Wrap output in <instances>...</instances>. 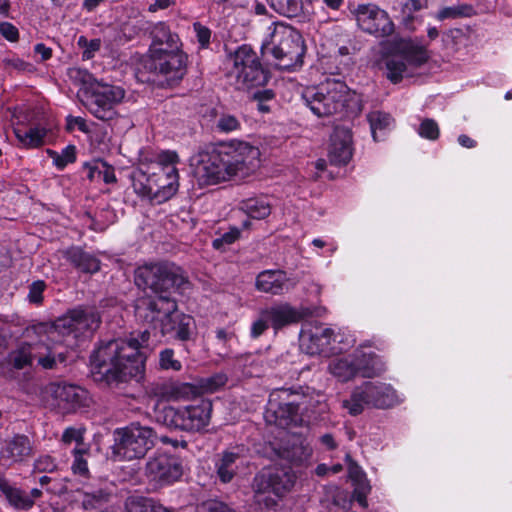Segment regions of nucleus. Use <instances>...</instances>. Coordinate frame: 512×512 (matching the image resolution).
Returning a JSON list of instances; mask_svg holds the SVG:
<instances>
[{"instance_id": "obj_1", "label": "nucleus", "mask_w": 512, "mask_h": 512, "mask_svg": "<svg viewBox=\"0 0 512 512\" xmlns=\"http://www.w3.org/2000/svg\"><path fill=\"white\" fill-rule=\"evenodd\" d=\"M135 283L138 287L149 288L155 294L154 297H142L136 301V317L159 328L162 336L174 333L178 340H189L194 319L179 313L177 302L170 296L171 290L185 283L181 269L171 263L145 264L136 269Z\"/></svg>"}, {"instance_id": "obj_2", "label": "nucleus", "mask_w": 512, "mask_h": 512, "mask_svg": "<svg viewBox=\"0 0 512 512\" xmlns=\"http://www.w3.org/2000/svg\"><path fill=\"white\" fill-rule=\"evenodd\" d=\"M158 341L151 340V333L144 330L128 339H115L100 345L90 357L91 373L95 380L108 384L142 379L147 353Z\"/></svg>"}, {"instance_id": "obj_3", "label": "nucleus", "mask_w": 512, "mask_h": 512, "mask_svg": "<svg viewBox=\"0 0 512 512\" xmlns=\"http://www.w3.org/2000/svg\"><path fill=\"white\" fill-rule=\"evenodd\" d=\"M179 163L175 151H161L153 157L141 154L139 166L130 177L133 191L140 198L156 204L170 200L179 189Z\"/></svg>"}, {"instance_id": "obj_4", "label": "nucleus", "mask_w": 512, "mask_h": 512, "mask_svg": "<svg viewBox=\"0 0 512 512\" xmlns=\"http://www.w3.org/2000/svg\"><path fill=\"white\" fill-rule=\"evenodd\" d=\"M25 341L21 342L9 353V363L16 369L32 365L36 360L43 369H53L57 363L65 361L63 352L58 351L49 333L47 324H37L28 327L24 332Z\"/></svg>"}, {"instance_id": "obj_5", "label": "nucleus", "mask_w": 512, "mask_h": 512, "mask_svg": "<svg viewBox=\"0 0 512 512\" xmlns=\"http://www.w3.org/2000/svg\"><path fill=\"white\" fill-rule=\"evenodd\" d=\"M262 50L274 57L279 69L290 70L302 64L305 46L296 29L283 22H274L268 27Z\"/></svg>"}, {"instance_id": "obj_6", "label": "nucleus", "mask_w": 512, "mask_h": 512, "mask_svg": "<svg viewBox=\"0 0 512 512\" xmlns=\"http://www.w3.org/2000/svg\"><path fill=\"white\" fill-rule=\"evenodd\" d=\"M328 371L337 381L345 383L357 376L363 378L379 376L385 371V364L371 350L370 345L363 343L352 354L330 360Z\"/></svg>"}, {"instance_id": "obj_7", "label": "nucleus", "mask_w": 512, "mask_h": 512, "mask_svg": "<svg viewBox=\"0 0 512 512\" xmlns=\"http://www.w3.org/2000/svg\"><path fill=\"white\" fill-rule=\"evenodd\" d=\"M428 54L425 45L412 39H401L395 43L393 51L380 61V69L385 77L397 84L404 77L413 74V70L425 63Z\"/></svg>"}, {"instance_id": "obj_8", "label": "nucleus", "mask_w": 512, "mask_h": 512, "mask_svg": "<svg viewBox=\"0 0 512 512\" xmlns=\"http://www.w3.org/2000/svg\"><path fill=\"white\" fill-rule=\"evenodd\" d=\"M295 484V475L285 469H264L253 480V502L263 512H273L277 499L288 493Z\"/></svg>"}, {"instance_id": "obj_9", "label": "nucleus", "mask_w": 512, "mask_h": 512, "mask_svg": "<svg viewBox=\"0 0 512 512\" xmlns=\"http://www.w3.org/2000/svg\"><path fill=\"white\" fill-rule=\"evenodd\" d=\"M350 97L348 86L341 80L327 78L317 86L304 89L302 98L317 117H327L343 109Z\"/></svg>"}, {"instance_id": "obj_10", "label": "nucleus", "mask_w": 512, "mask_h": 512, "mask_svg": "<svg viewBox=\"0 0 512 512\" xmlns=\"http://www.w3.org/2000/svg\"><path fill=\"white\" fill-rule=\"evenodd\" d=\"M228 82L236 90L248 91L266 84L268 74L255 51L247 45L240 46L229 58Z\"/></svg>"}, {"instance_id": "obj_11", "label": "nucleus", "mask_w": 512, "mask_h": 512, "mask_svg": "<svg viewBox=\"0 0 512 512\" xmlns=\"http://www.w3.org/2000/svg\"><path fill=\"white\" fill-rule=\"evenodd\" d=\"M402 401L397 391L388 383L364 382L355 387L348 399L341 402V407L351 415L361 414L366 407L385 409Z\"/></svg>"}, {"instance_id": "obj_12", "label": "nucleus", "mask_w": 512, "mask_h": 512, "mask_svg": "<svg viewBox=\"0 0 512 512\" xmlns=\"http://www.w3.org/2000/svg\"><path fill=\"white\" fill-rule=\"evenodd\" d=\"M212 402L200 400L181 407L164 406L155 411L156 420L167 427L188 432L205 429L211 419Z\"/></svg>"}, {"instance_id": "obj_13", "label": "nucleus", "mask_w": 512, "mask_h": 512, "mask_svg": "<svg viewBox=\"0 0 512 512\" xmlns=\"http://www.w3.org/2000/svg\"><path fill=\"white\" fill-rule=\"evenodd\" d=\"M156 439L152 428L139 423L118 428L114 431L113 456L116 460L141 459L154 447Z\"/></svg>"}, {"instance_id": "obj_14", "label": "nucleus", "mask_w": 512, "mask_h": 512, "mask_svg": "<svg viewBox=\"0 0 512 512\" xmlns=\"http://www.w3.org/2000/svg\"><path fill=\"white\" fill-rule=\"evenodd\" d=\"M124 97L125 90L121 86L98 80L87 90L82 102L93 116L109 121L117 116L116 106Z\"/></svg>"}, {"instance_id": "obj_15", "label": "nucleus", "mask_w": 512, "mask_h": 512, "mask_svg": "<svg viewBox=\"0 0 512 512\" xmlns=\"http://www.w3.org/2000/svg\"><path fill=\"white\" fill-rule=\"evenodd\" d=\"M100 317L93 309L75 308L65 316L59 318L54 325H48L49 333L53 334V340L57 345V336L74 335L78 338L85 333L93 332L99 325Z\"/></svg>"}, {"instance_id": "obj_16", "label": "nucleus", "mask_w": 512, "mask_h": 512, "mask_svg": "<svg viewBox=\"0 0 512 512\" xmlns=\"http://www.w3.org/2000/svg\"><path fill=\"white\" fill-rule=\"evenodd\" d=\"M43 400L62 413L74 412L88 405V391L80 386L65 383H49L42 391Z\"/></svg>"}, {"instance_id": "obj_17", "label": "nucleus", "mask_w": 512, "mask_h": 512, "mask_svg": "<svg viewBox=\"0 0 512 512\" xmlns=\"http://www.w3.org/2000/svg\"><path fill=\"white\" fill-rule=\"evenodd\" d=\"M221 148L201 151L192 159L193 173L200 185H213L230 179Z\"/></svg>"}, {"instance_id": "obj_18", "label": "nucleus", "mask_w": 512, "mask_h": 512, "mask_svg": "<svg viewBox=\"0 0 512 512\" xmlns=\"http://www.w3.org/2000/svg\"><path fill=\"white\" fill-rule=\"evenodd\" d=\"M230 178L247 175L257 168L260 151L247 142L232 141L220 146Z\"/></svg>"}, {"instance_id": "obj_19", "label": "nucleus", "mask_w": 512, "mask_h": 512, "mask_svg": "<svg viewBox=\"0 0 512 512\" xmlns=\"http://www.w3.org/2000/svg\"><path fill=\"white\" fill-rule=\"evenodd\" d=\"M287 390L273 391L268 400L265 419L268 423L281 428L301 425L304 422L300 414V406L294 402H286Z\"/></svg>"}, {"instance_id": "obj_20", "label": "nucleus", "mask_w": 512, "mask_h": 512, "mask_svg": "<svg viewBox=\"0 0 512 512\" xmlns=\"http://www.w3.org/2000/svg\"><path fill=\"white\" fill-rule=\"evenodd\" d=\"M187 55L181 48L168 49L148 55L146 67L163 75L168 81H178L186 73Z\"/></svg>"}, {"instance_id": "obj_21", "label": "nucleus", "mask_w": 512, "mask_h": 512, "mask_svg": "<svg viewBox=\"0 0 512 512\" xmlns=\"http://www.w3.org/2000/svg\"><path fill=\"white\" fill-rule=\"evenodd\" d=\"M183 473L181 460L166 452L157 451L146 464V475L158 485H168L177 481Z\"/></svg>"}, {"instance_id": "obj_22", "label": "nucleus", "mask_w": 512, "mask_h": 512, "mask_svg": "<svg viewBox=\"0 0 512 512\" xmlns=\"http://www.w3.org/2000/svg\"><path fill=\"white\" fill-rule=\"evenodd\" d=\"M355 16L360 29L369 34L383 37L394 31V24L388 13L376 5H359L355 10Z\"/></svg>"}, {"instance_id": "obj_23", "label": "nucleus", "mask_w": 512, "mask_h": 512, "mask_svg": "<svg viewBox=\"0 0 512 512\" xmlns=\"http://www.w3.org/2000/svg\"><path fill=\"white\" fill-rule=\"evenodd\" d=\"M332 328L323 325L303 329L300 334V347L310 355L331 354Z\"/></svg>"}, {"instance_id": "obj_24", "label": "nucleus", "mask_w": 512, "mask_h": 512, "mask_svg": "<svg viewBox=\"0 0 512 512\" xmlns=\"http://www.w3.org/2000/svg\"><path fill=\"white\" fill-rule=\"evenodd\" d=\"M352 135L348 129L336 128L331 136L329 160L334 165H345L352 158Z\"/></svg>"}, {"instance_id": "obj_25", "label": "nucleus", "mask_w": 512, "mask_h": 512, "mask_svg": "<svg viewBox=\"0 0 512 512\" xmlns=\"http://www.w3.org/2000/svg\"><path fill=\"white\" fill-rule=\"evenodd\" d=\"M255 287L258 291L281 295L290 289L289 279L282 270H265L256 277Z\"/></svg>"}, {"instance_id": "obj_26", "label": "nucleus", "mask_w": 512, "mask_h": 512, "mask_svg": "<svg viewBox=\"0 0 512 512\" xmlns=\"http://www.w3.org/2000/svg\"><path fill=\"white\" fill-rule=\"evenodd\" d=\"M150 35L152 42L148 50V55L182 47L179 36L173 33L163 22L156 23L152 27Z\"/></svg>"}, {"instance_id": "obj_27", "label": "nucleus", "mask_w": 512, "mask_h": 512, "mask_svg": "<svg viewBox=\"0 0 512 512\" xmlns=\"http://www.w3.org/2000/svg\"><path fill=\"white\" fill-rule=\"evenodd\" d=\"M262 310L269 324L276 331L284 326L297 322L299 319L298 312L286 303L273 305Z\"/></svg>"}, {"instance_id": "obj_28", "label": "nucleus", "mask_w": 512, "mask_h": 512, "mask_svg": "<svg viewBox=\"0 0 512 512\" xmlns=\"http://www.w3.org/2000/svg\"><path fill=\"white\" fill-rule=\"evenodd\" d=\"M31 444L28 437L16 435L8 440L1 447V458L7 462L13 463L23 460L31 453Z\"/></svg>"}, {"instance_id": "obj_29", "label": "nucleus", "mask_w": 512, "mask_h": 512, "mask_svg": "<svg viewBox=\"0 0 512 512\" xmlns=\"http://www.w3.org/2000/svg\"><path fill=\"white\" fill-rule=\"evenodd\" d=\"M241 457L238 453L232 451H224L215 461V470L218 479L222 483H229L236 475Z\"/></svg>"}, {"instance_id": "obj_30", "label": "nucleus", "mask_w": 512, "mask_h": 512, "mask_svg": "<svg viewBox=\"0 0 512 512\" xmlns=\"http://www.w3.org/2000/svg\"><path fill=\"white\" fill-rule=\"evenodd\" d=\"M0 492L16 509L28 510L34 504L29 495L3 477H0Z\"/></svg>"}, {"instance_id": "obj_31", "label": "nucleus", "mask_w": 512, "mask_h": 512, "mask_svg": "<svg viewBox=\"0 0 512 512\" xmlns=\"http://www.w3.org/2000/svg\"><path fill=\"white\" fill-rule=\"evenodd\" d=\"M367 121L369 122L374 141L383 140L394 127V119L391 115L379 110L368 113Z\"/></svg>"}, {"instance_id": "obj_32", "label": "nucleus", "mask_w": 512, "mask_h": 512, "mask_svg": "<svg viewBox=\"0 0 512 512\" xmlns=\"http://www.w3.org/2000/svg\"><path fill=\"white\" fill-rule=\"evenodd\" d=\"M66 259L77 269L85 273H95L100 268L97 258L89 253L83 252L80 248L72 247L65 252Z\"/></svg>"}, {"instance_id": "obj_33", "label": "nucleus", "mask_w": 512, "mask_h": 512, "mask_svg": "<svg viewBox=\"0 0 512 512\" xmlns=\"http://www.w3.org/2000/svg\"><path fill=\"white\" fill-rule=\"evenodd\" d=\"M14 133L23 147L37 148L44 144L48 129L41 125H36L29 129L16 128Z\"/></svg>"}, {"instance_id": "obj_34", "label": "nucleus", "mask_w": 512, "mask_h": 512, "mask_svg": "<svg viewBox=\"0 0 512 512\" xmlns=\"http://www.w3.org/2000/svg\"><path fill=\"white\" fill-rule=\"evenodd\" d=\"M241 210L254 219H264L271 213V206L265 198H250L241 203Z\"/></svg>"}, {"instance_id": "obj_35", "label": "nucleus", "mask_w": 512, "mask_h": 512, "mask_svg": "<svg viewBox=\"0 0 512 512\" xmlns=\"http://www.w3.org/2000/svg\"><path fill=\"white\" fill-rule=\"evenodd\" d=\"M355 343L353 334L344 328L333 329L330 345L331 354L341 353L348 350Z\"/></svg>"}, {"instance_id": "obj_36", "label": "nucleus", "mask_w": 512, "mask_h": 512, "mask_svg": "<svg viewBox=\"0 0 512 512\" xmlns=\"http://www.w3.org/2000/svg\"><path fill=\"white\" fill-rule=\"evenodd\" d=\"M271 7L287 17H296L302 11L301 0H269Z\"/></svg>"}, {"instance_id": "obj_37", "label": "nucleus", "mask_w": 512, "mask_h": 512, "mask_svg": "<svg viewBox=\"0 0 512 512\" xmlns=\"http://www.w3.org/2000/svg\"><path fill=\"white\" fill-rule=\"evenodd\" d=\"M70 80L83 86V98H85L87 90L91 89L92 84L96 83V79L91 73L85 69L73 67L68 70Z\"/></svg>"}, {"instance_id": "obj_38", "label": "nucleus", "mask_w": 512, "mask_h": 512, "mask_svg": "<svg viewBox=\"0 0 512 512\" xmlns=\"http://www.w3.org/2000/svg\"><path fill=\"white\" fill-rule=\"evenodd\" d=\"M48 154L54 165L60 170L76 160V148L73 145L66 146L60 153L49 150Z\"/></svg>"}, {"instance_id": "obj_39", "label": "nucleus", "mask_w": 512, "mask_h": 512, "mask_svg": "<svg viewBox=\"0 0 512 512\" xmlns=\"http://www.w3.org/2000/svg\"><path fill=\"white\" fill-rule=\"evenodd\" d=\"M227 382V377L225 374H215L207 378H203L199 381L197 388L199 390V394L203 393H214L223 387Z\"/></svg>"}, {"instance_id": "obj_40", "label": "nucleus", "mask_w": 512, "mask_h": 512, "mask_svg": "<svg viewBox=\"0 0 512 512\" xmlns=\"http://www.w3.org/2000/svg\"><path fill=\"white\" fill-rule=\"evenodd\" d=\"M472 7L469 5H457L452 7H444L440 9L434 16L437 20L455 19L458 17L469 16Z\"/></svg>"}, {"instance_id": "obj_41", "label": "nucleus", "mask_w": 512, "mask_h": 512, "mask_svg": "<svg viewBox=\"0 0 512 512\" xmlns=\"http://www.w3.org/2000/svg\"><path fill=\"white\" fill-rule=\"evenodd\" d=\"M199 395L196 385L173 381V398L174 401L188 400Z\"/></svg>"}, {"instance_id": "obj_42", "label": "nucleus", "mask_w": 512, "mask_h": 512, "mask_svg": "<svg viewBox=\"0 0 512 512\" xmlns=\"http://www.w3.org/2000/svg\"><path fill=\"white\" fill-rule=\"evenodd\" d=\"M88 453L87 447H75L73 450L74 462L72 464V470L74 474H78L82 477H87L89 474V469L87 465V461L84 458V455Z\"/></svg>"}, {"instance_id": "obj_43", "label": "nucleus", "mask_w": 512, "mask_h": 512, "mask_svg": "<svg viewBox=\"0 0 512 512\" xmlns=\"http://www.w3.org/2000/svg\"><path fill=\"white\" fill-rule=\"evenodd\" d=\"M216 127L220 132L230 133L241 128V122L235 115L222 113L216 122Z\"/></svg>"}, {"instance_id": "obj_44", "label": "nucleus", "mask_w": 512, "mask_h": 512, "mask_svg": "<svg viewBox=\"0 0 512 512\" xmlns=\"http://www.w3.org/2000/svg\"><path fill=\"white\" fill-rule=\"evenodd\" d=\"M77 44L83 49L82 58L84 60L92 59L101 48V40L99 38L88 40L85 36H80Z\"/></svg>"}, {"instance_id": "obj_45", "label": "nucleus", "mask_w": 512, "mask_h": 512, "mask_svg": "<svg viewBox=\"0 0 512 512\" xmlns=\"http://www.w3.org/2000/svg\"><path fill=\"white\" fill-rule=\"evenodd\" d=\"M174 350L166 348L159 353V366L163 370L180 371L182 364L174 357Z\"/></svg>"}, {"instance_id": "obj_46", "label": "nucleus", "mask_w": 512, "mask_h": 512, "mask_svg": "<svg viewBox=\"0 0 512 512\" xmlns=\"http://www.w3.org/2000/svg\"><path fill=\"white\" fill-rule=\"evenodd\" d=\"M240 229L231 227L227 232L213 240L212 246L217 250H225L227 246L233 244L240 237Z\"/></svg>"}, {"instance_id": "obj_47", "label": "nucleus", "mask_w": 512, "mask_h": 512, "mask_svg": "<svg viewBox=\"0 0 512 512\" xmlns=\"http://www.w3.org/2000/svg\"><path fill=\"white\" fill-rule=\"evenodd\" d=\"M151 394L161 401H174L173 381L156 383L151 388Z\"/></svg>"}, {"instance_id": "obj_48", "label": "nucleus", "mask_w": 512, "mask_h": 512, "mask_svg": "<svg viewBox=\"0 0 512 512\" xmlns=\"http://www.w3.org/2000/svg\"><path fill=\"white\" fill-rule=\"evenodd\" d=\"M418 133L423 138L435 140L439 136L438 124L433 119H424L420 124Z\"/></svg>"}, {"instance_id": "obj_49", "label": "nucleus", "mask_w": 512, "mask_h": 512, "mask_svg": "<svg viewBox=\"0 0 512 512\" xmlns=\"http://www.w3.org/2000/svg\"><path fill=\"white\" fill-rule=\"evenodd\" d=\"M106 497L107 495L101 490L93 494L85 493L82 500L83 507L86 510L97 508L106 501Z\"/></svg>"}, {"instance_id": "obj_50", "label": "nucleus", "mask_w": 512, "mask_h": 512, "mask_svg": "<svg viewBox=\"0 0 512 512\" xmlns=\"http://www.w3.org/2000/svg\"><path fill=\"white\" fill-rule=\"evenodd\" d=\"M427 7V0H408L402 7V13L406 20H412L415 12Z\"/></svg>"}, {"instance_id": "obj_51", "label": "nucleus", "mask_w": 512, "mask_h": 512, "mask_svg": "<svg viewBox=\"0 0 512 512\" xmlns=\"http://www.w3.org/2000/svg\"><path fill=\"white\" fill-rule=\"evenodd\" d=\"M62 441L65 444H71L72 442H75L77 444V447H86L83 444V430L77 429L73 427L67 428L63 435H62Z\"/></svg>"}, {"instance_id": "obj_52", "label": "nucleus", "mask_w": 512, "mask_h": 512, "mask_svg": "<svg viewBox=\"0 0 512 512\" xmlns=\"http://www.w3.org/2000/svg\"><path fill=\"white\" fill-rule=\"evenodd\" d=\"M269 325V321L267 317L264 316V312L261 309L259 312V317L251 325V337L258 338L261 336L268 329Z\"/></svg>"}, {"instance_id": "obj_53", "label": "nucleus", "mask_w": 512, "mask_h": 512, "mask_svg": "<svg viewBox=\"0 0 512 512\" xmlns=\"http://www.w3.org/2000/svg\"><path fill=\"white\" fill-rule=\"evenodd\" d=\"M56 467L55 460L49 455L39 457L34 463V468L38 472H53Z\"/></svg>"}, {"instance_id": "obj_54", "label": "nucleus", "mask_w": 512, "mask_h": 512, "mask_svg": "<svg viewBox=\"0 0 512 512\" xmlns=\"http://www.w3.org/2000/svg\"><path fill=\"white\" fill-rule=\"evenodd\" d=\"M45 289V283L43 281L33 282L29 289L28 298L30 302L39 304L42 301V294Z\"/></svg>"}, {"instance_id": "obj_55", "label": "nucleus", "mask_w": 512, "mask_h": 512, "mask_svg": "<svg viewBox=\"0 0 512 512\" xmlns=\"http://www.w3.org/2000/svg\"><path fill=\"white\" fill-rule=\"evenodd\" d=\"M5 64L7 67L19 72H31L33 70V66L30 63L25 62L18 57L6 59Z\"/></svg>"}, {"instance_id": "obj_56", "label": "nucleus", "mask_w": 512, "mask_h": 512, "mask_svg": "<svg viewBox=\"0 0 512 512\" xmlns=\"http://www.w3.org/2000/svg\"><path fill=\"white\" fill-rule=\"evenodd\" d=\"M193 28L200 45L206 47L210 42L211 31L200 23H194Z\"/></svg>"}, {"instance_id": "obj_57", "label": "nucleus", "mask_w": 512, "mask_h": 512, "mask_svg": "<svg viewBox=\"0 0 512 512\" xmlns=\"http://www.w3.org/2000/svg\"><path fill=\"white\" fill-rule=\"evenodd\" d=\"M0 34L8 41L14 42L18 40V29L9 22L0 23Z\"/></svg>"}, {"instance_id": "obj_58", "label": "nucleus", "mask_w": 512, "mask_h": 512, "mask_svg": "<svg viewBox=\"0 0 512 512\" xmlns=\"http://www.w3.org/2000/svg\"><path fill=\"white\" fill-rule=\"evenodd\" d=\"M66 122H67L66 123L67 130H69V131H72L75 128H77L78 130H80L82 132L89 131L86 121L82 117L68 116L66 119Z\"/></svg>"}, {"instance_id": "obj_59", "label": "nucleus", "mask_w": 512, "mask_h": 512, "mask_svg": "<svg viewBox=\"0 0 512 512\" xmlns=\"http://www.w3.org/2000/svg\"><path fill=\"white\" fill-rule=\"evenodd\" d=\"M104 167V162L98 161L93 164H89L86 166L88 173L87 177L92 181H100L101 177V168Z\"/></svg>"}, {"instance_id": "obj_60", "label": "nucleus", "mask_w": 512, "mask_h": 512, "mask_svg": "<svg viewBox=\"0 0 512 512\" xmlns=\"http://www.w3.org/2000/svg\"><path fill=\"white\" fill-rule=\"evenodd\" d=\"M311 455V448L308 445H304L303 442H300L299 448H297V452L293 454V460L297 462H302L306 460Z\"/></svg>"}, {"instance_id": "obj_61", "label": "nucleus", "mask_w": 512, "mask_h": 512, "mask_svg": "<svg viewBox=\"0 0 512 512\" xmlns=\"http://www.w3.org/2000/svg\"><path fill=\"white\" fill-rule=\"evenodd\" d=\"M100 180L104 181L107 184L116 182V176L114 173V169L112 167L108 166L105 162H104V167L101 168Z\"/></svg>"}, {"instance_id": "obj_62", "label": "nucleus", "mask_w": 512, "mask_h": 512, "mask_svg": "<svg viewBox=\"0 0 512 512\" xmlns=\"http://www.w3.org/2000/svg\"><path fill=\"white\" fill-rule=\"evenodd\" d=\"M207 509L209 512H235L227 504L217 501L207 503Z\"/></svg>"}, {"instance_id": "obj_63", "label": "nucleus", "mask_w": 512, "mask_h": 512, "mask_svg": "<svg viewBox=\"0 0 512 512\" xmlns=\"http://www.w3.org/2000/svg\"><path fill=\"white\" fill-rule=\"evenodd\" d=\"M353 485H354L353 494H359V493L369 494L371 491V486H370L367 478L353 482Z\"/></svg>"}, {"instance_id": "obj_64", "label": "nucleus", "mask_w": 512, "mask_h": 512, "mask_svg": "<svg viewBox=\"0 0 512 512\" xmlns=\"http://www.w3.org/2000/svg\"><path fill=\"white\" fill-rule=\"evenodd\" d=\"M348 473H349V477L352 480V482H356V481L366 478V475L364 474L362 469L356 464H351L349 466Z\"/></svg>"}]
</instances>
